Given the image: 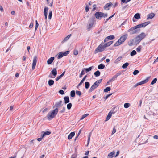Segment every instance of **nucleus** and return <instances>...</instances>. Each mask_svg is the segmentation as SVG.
<instances>
[{
	"mask_svg": "<svg viewBox=\"0 0 158 158\" xmlns=\"http://www.w3.org/2000/svg\"><path fill=\"white\" fill-rule=\"evenodd\" d=\"M146 36V35L145 33H141L135 37V43L137 44H139Z\"/></svg>",
	"mask_w": 158,
	"mask_h": 158,
	"instance_id": "1",
	"label": "nucleus"
},
{
	"mask_svg": "<svg viewBox=\"0 0 158 158\" xmlns=\"http://www.w3.org/2000/svg\"><path fill=\"white\" fill-rule=\"evenodd\" d=\"M58 111V108H56L55 109L52 110L51 113H49L47 116L48 119L50 120L54 118L57 114Z\"/></svg>",
	"mask_w": 158,
	"mask_h": 158,
	"instance_id": "2",
	"label": "nucleus"
},
{
	"mask_svg": "<svg viewBox=\"0 0 158 158\" xmlns=\"http://www.w3.org/2000/svg\"><path fill=\"white\" fill-rule=\"evenodd\" d=\"M102 80V79H101L99 80L96 81L90 88L89 90V92L90 93L97 88L101 82Z\"/></svg>",
	"mask_w": 158,
	"mask_h": 158,
	"instance_id": "3",
	"label": "nucleus"
},
{
	"mask_svg": "<svg viewBox=\"0 0 158 158\" xmlns=\"http://www.w3.org/2000/svg\"><path fill=\"white\" fill-rule=\"evenodd\" d=\"M107 13L104 14L101 12H97L94 14L95 18L98 20H101L102 17L106 18L107 17Z\"/></svg>",
	"mask_w": 158,
	"mask_h": 158,
	"instance_id": "4",
	"label": "nucleus"
},
{
	"mask_svg": "<svg viewBox=\"0 0 158 158\" xmlns=\"http://www.w3.org/2000/svg\"><path fill=\"white\" fill-rule=\"evenodd\" d=\"M140 31V29H137L135 26L129 29L127 31L130 32V35H132L138 33Z\"/></svg>",
	"mask_w": 158,
	"mask_h": 158,
	"instance_id": "5",
	"label": "nucleus"
},
{
	"mask_svg": "<svg viewBox=\"0 0 158 158\" xmlns=\"http://www.w3.org/2000/svg\"><path fill=\"white\" fill-rule=\"evenodd\" d=\"M105 48L103 44H101L95 50L94 53L96 54L98 52H101L105 50Z\"/></svg>",
	"mask_w": 158,
	"mask_h": 158,
	"instance_id": "6",
	"label": "nucleus"
},
{
	"mask_svg": "<svg viewBox=\"0 0 158 158\" xmlns=\"http://www.w3.org/2000/svg\"><path fill=\"white\" fill-rule=\"evenodd\" d=\"M95 21V19L94 17H93L89 19L88 22V24L87 25V28L88 30H89L90 29L93 27V25Z\"/></svg>",
	"mask_w": 158,
	"mask_h": 158,
	"instance_id": "7",
	"label": "nucleus"
},
{
	"mask_svg": "<svg viewBox=\"0 0 158 158\" xmlns=\"http://www.w3.org/2000/svg\"><path fill=\"white\" fill-rule=\"evenodd\" d=\"M69 52V51H66L64 52H59L57 54L58 59H60L63 56H67Z\"/></svg>",
	"mask_w": 158,
	"mask_h": 158,
	"instance_id": "8",
	"label": "nucleus"
},
{
	"mask_svg": "<svg viewBox=\"0 0 158 158\" xmlns=\"http://www.w3.org/2000/svg\"><path fill=\"white\" fill-rule=\"evenodd\" d=\"M127 36L128 35L127 34H126L122 36L119 39V40L121 41L120 43H123L126 40Z\"/></svg>",
	"mask_w": 158,
	"mask_h": 158,
	"instance_id": "9",
	"label": "nucleus"
},
{
	"mask_svg": "<svg viewBox=\"0 0 158 158\" xmlns=\"http://www.w3.org/2000/svg\"><path fill=\"white\" fill-rule=\"evenodd\" d=\"M37 61V57L36 56H34L33 59V63L32 64V70H33L36 65V63Z\"/></svg>",
	"mask_w": 158,
	"mask_h": 158,
	"instance_id": "10",
	"label": "nucleus"
},
{
	"mask_svg": "<svg viewBox=\"0 0 158 158\" xmlns=\"http://www.w3.org/2000/svg\"><path fill=\"white\" fill-rule=\"evenodd\" d=\"M62 101H60L56 103L55 105L53 106V108H58V107H60L63 106Z\"/></svg>",
	"mask_w": 158,
	"mask_h": 158,
	"instance_id": "11",
	"label": "nucleus"
},
{
	"mask_svg": "<svg viewBox=\"0 0 158 158\" xmlns=\"http://www.w3.org/2000/svg\"><path fill=\"white\" fill-rule=\"evenodd\" d=\"M140 18V14L137 13L135 14L132 20L133 22H135L136 21V20H135V19H138Z\"/></svg>",
	"mask_w": 158,
	"mask_h": 158,
	"instance_id": "12",
	"label": "nucleus"
},
{
	"mask_svg": "<svg viewBox=\"0 0 158 158\" xmlns=\"http://www.w3.org/2000/svg\"><path fill=\"white\" fill-rule=\"evenodd\" d=\"M115 37L114 35H110L106 37L104 40V42L107 41L109 40H112L114 39Z\"/></svg>",
	"mask_w": 158,
	"mask_h": 158,
	"instance_id": "13",
	"label": "nucleus"
},
{
	"mask_svg": "<svg viewBox=\"0 0 158 158\" xmlns=\"http://www.w3.org/2000/svg\"><path fill=\"white\" fill-rule=\"evenodd\" d=\"M113 43V41H109V42L106 43L105 44H103V45L104 47L105 48L110 46L111 44H112Z\"/></svg>",
	"mask_w": 158,
	"mask_h": 158,
	"instance_id": "14",
	"label": "nucleus"
},
{
	"mask_svg": "<svg viewBox=\"0 0 158 158\" xmlns=\"http://www.w3.org/2000/svg\"><path fill=\"white\" fill-rule=\"evenodd\" d=\"M150 77H148L147 78L142 81L139 82L140 85L143 84L147 83L148 81V80L150 78Z\"/></svg>",
	"mask_w": 158,
	"mask_h": 158,
	"instance_id": "15",
	"label": "nucleus"
},
{
	"mask_svg": "<svg viewBox=\"0 0 158 158\" xmlns=\"http://www.w3.org/2000/svg\"><path fill=\"white\" fill-rule=\"evenodd\" d=\"M112 5L113 4L111 2L107 3L104 6V9L106 10H109V8H108L107 9H106L110 6H112Z\"/></svg>",
	"mask_w": 158,
	"mask_h": 158,
	"instance_id": "16",
	"label": "nucleus"
},
{
	"mask_svg": "<svg viewBox=\"0 0 158 158\" xmlns=\"http://www.w3.org/2000/svg\"><path fill=\"white\" fill-rule=\"evenodd\" d=\"M48 10V8L47 7H45L44 8V14L45 19H46L47 17V12Z\"/></svg>",
	"mask_w": 158,
	"mask_h": 158,
	"instance_id": "17",
	"label": "nucleus"
},
{
	"mask_svg": "<svg viewBox=\"0 0 158 158\" xmlns=\"http://www.w3.org/2000/svg\"><path fill=\"white\" fill-rule=\"evenodd\" d=\"M54 59V57H51L47 61L48 64V65L51 64L53 61Z\"/></svg>",
	"mask_w": 158,
	"mask_h": 158,
	"instance_id": "18",
	"label": "nucleus"
},
{
	"mask_svg": "<svg viewBox=\"0 0 158 158\" xmlns=\"http://www.w3.org/2000/svg\"><path fill=\"white\" fill-rule=\"evenodd\" d=\"M155 16V14L153 13L149 14L147 15V19L148 20L149 19H152Z\"/></svg>",
	"mask_w": 158,
	"mask_h": 158,
	"instance_id": "19",
	"label": "nucleus"
},
{
	"mask_svg": "<svg viewBox=\"0 0 158 158\" xmlns=\"http://www.w3.org/2000/svg\"><path fill=\"white\" fill-rule=\"evenodd\" d=\"M115 153V152L114 151L111 152L108 155L107 158H112L114 156Z\"/></svg>",
	"mask_w": 158,
	"mask_h": 158,
	"instance_id": "20",
	"label": "nucleus"
},
{
	"mask_svg": "<svg viewBox=\"0 0 158 158\" xmlns=\"http://www.w3.org/2000/svg\"><path fill=\"white\" fill-rule=\"evenodd\" d=\"M75 135V133L74 132H71L68 136V139L69 140L71 139Z\"/></svg>",
	"mask_w": 158,
	"mask_h": 158,
	"instance_id": "21",
	"label": "nucleus"
},
{
	"mask_svg": "<svg viewBox=\"0 0 158 158\" xmlns=\"http://www.w3.org/2000/svg\"><path fill=\"white\" fill-rule=\"evenodd\" d=\"M51 73L55 77L57 74L56 69V68H53L51 72Z\"/></svg>",
	"mask_w": 158,
	"mask_h": 158,
	"instance_id": "22",
	"label": "nucleus"
},
{
	"mask_svg": "<svg viewBox=\"0 0 158 158\" xmlns=\"http://www.w3.org/2000/svg\"><path fill=\"white\" fill-rule=\"evenodd\" d=\"M51 134V132L47 131L45 132H44V133L41 135V136L42 137V138H44L45 136L49 135Z\"/></svg>",
	"mask_w": 158,
	"mask_h": 158,
	"instance_id": "23",
	"label": "nucleus"
},
{
	"mask_svg": "<svg viewBox=\"0 0 158 158\" xmlns=\"http://www.w3.org/2000/svg\"><path fill=\"white\" fill-rule=\"evenodd\" d=\"M65 104L68 103L69 102V99L68 96H65L64 98Z\"/></svg>",
	"mask_w": 158,
	"mask_h": 158,
	"instance_id": "24",
	"label": "nucleus"
},
{
	"mask_svg": "<svg viewBox=\"0 0 158 158\" xmlns=\"http://www.w3.org/2000/svg\"><path fill=\"white\" fill-rule=\"evenodd\" d=\"M112 114V113L111 112V111H110L109 113L107 116L106 119L105 120L106 121H107L108 120L111 118Z\"/></svg>",
	"mask_w": 158,
	"mask_h": 158,
	"instance_id": "25",
	"label": "nucleus"
},
{
	"mask_svg": "<svg viewBox=\"0 0 158 158\" xmlns=\"http://www.w3.org/2000/svg\"><path fill=\"white\" fill-rule=\"evenodd\" d=\"M87 77V75H85L84 76V77L83 78L82 80L77 85V87H78L79 86L81 85L84 82V81L85 80L86 78Z\"/></svg>",
	"mask_w": 158,
	"mask_h": 158,
	"instance_id": "26",
	"label": "nucleus"
},
{
	"mask_svg": "<svg viewBox=\"0 0 158 158\" xmlns=\"http://www.w3.org/2000/svg\"><path fill=\"white\" fill-rule=\"evenodd\" d=\"M71 34H69L67 36L65 37L64 39V40L62 41V43H64V42L67 41L68 39L71 36Z\"/></svg>",
	"mask_w": 158,
	"mask_h": 158,
	"instance_id": "27",
	"label": "nucleus"
},
{
	"mask_svg": "<svg viewBox=\"0 0 158 158\" xmlns=\"http://www.w3.org/2000/svg\"><path fill=\"white\" fill-rule=\"evenodd\" d=\"M105 67V65L102 64L99 65L98 66V68L99 69H103Z\"/></svg>",
	"mask_w": 158,
	"mask_h": 158,
	"instance_id": "28",
	"label": "nucleus"
},
{
	"mask_svg": "<svg viewBox=\"0 0 158 158\" xmlns=\"http://www.w3.org/2000/svg\"><path fill=\"white\" fill-rule=\"evenodd\" d=\"M54 83V81L50 79L48 81V85L50 86L52 85Z\"/></svg>",
	"mask_w": 158,
	"mask_h": 158,
	"instance_id": "29",
	"label": "nucleus"
},
{
	"mask_svg": "<svg viewBox=\"0 0 158 158\" xmlns=\"http://www.w3.org/2000/svg\"><path fill=\"white\" fill-rule=\"evenodd\" d=\"M100 72L99 70H97L94 73V75L96 77L99 76L100 75Z\"/></svg>",
	"mask_w": 158,
	"mask_h": 158,
	"instance_id": "30",
	"label": "nucleus"
},
{
	"mask_svg": "<svg viewBox=\"0 0 158 158\" xmlns=\"http://www.w3.org/2000/svg\"><path fill=\"white\" fill-rule=\"evenodd\" d=\"M93 67L92 66V67H90L88 68H84L83 69L85 70L87 72H88L92 70V67Z\"/></svg>",
	"mask_w": 158,
	"mask_h": 158,
	"instance_id": "31",
	"label": "nucleus"
},
{
	"mask_svg": "<svg viewBox=\"0 0 158 158\" xmlns=\"http://www.w3.org/2000/svg\"><path fill=\"white\" fill-rule=\"evenodd\" d=\"M129 65V64L128 63L126 62L123 64L122 67L123 69H126Z\"/></svg>",
	"mask_w": 158,
	"mask_h": 158,
	"instance_id": "32",
	"label": "nucleus"
},
{
	"mask_svg": "<svg viewBox=\"0 0 158 158\" xmlns=\"http://www.w3.org/2000/svg\"><path fill=\"white\" fill-rule=\"evenodd\" d=\"M85 88L86 89H87L89 88L90 86V83L88 82H86L85 83Z\"/></svg>",
	"mask_w": 158,
	"mask_h": 158,
	"instance_id": "33",
	"label": "nucleus"
},
{
	"mask_svg": "<svg viewBox=\"0 0 158 158\" xmlns=\"http://www.w3.org/2000/svg\"><path fill=\"white\" fill-rule=\"evenodd\" d=\"M120 41L118 40L117 41L115 44H114V46L116 47L120 45L122 43H120Z\"/></svg>",
	"mask_w": 158,
	"mask_h": 158,
	"instance_id": "34",
	"label": "nucleus"
},
{
	"mask_svg": "<svg viewBox=\"0 0 158 158\" xmlns=\"http://www.w3.org/2000/svg\"><path fill=\"white\" fill-rule=\"evenodd\" d=\"M136 53H137L136 52L135 50H133L131 52L130 55L131 56H133L136 55Z\"/></svg>",
	"mask_w": 158,
	"mask_h": 158,
	"instance_id": "35",
	"label": "nucleus"
},
{
	"mask_svg": "<svg viewBox=\"0 0 158 158\" xmlns=\"http://www.w3.org/2000/svg\"><path fill=\"white\" fill-rule=\"evenodd\" d=\"M142 46L141 45L139 46L136 49V50L138 52H139L142 48Z\"/></svg>",
	"mask_w": 158,
	"mask_h": 158,
	"instance_id": "36",
	"label": "nucleus"
},
{
	"mask_svg": "<svg viewBox=\"0 0 158 158\" xmlns=\"http://www.w3.org/2000/svg\"><path fill=\"white\" fill-rule=\"evenodd\" d=\"M157 80V78H155L153 79V80L152 81L151 83V84L152 85H153L156 82Z\"/></svg>",
	"mask_w": 158,
	"mask_h": 158,
	"instance_id": "37",
	"label": "nucleus"
},
{
	"mask_svg": "<svg viewBox=\"0 0 158 158\" xmlns=\"http://www.w3.org/2000/svg\"><path fill=\"white\" fill-rule=\"evenodd\" d=\"M130 106V104L128 103H125L124 105V108H128Z\"/></svg>",
	"mask_w": 158,
	"mask_h": 158,
	"instance_id": "38",
	"label": "nucleus"
},
{
	"mask_svg": "<svg viewBox=\"0 0 158 158\" xmlns=\"http://www.w3.org/2000/svg\"><path fill=\"white\" fill-rule=\"evenodd\" d=\"M75 91L74 90L71 91L70 93V96L71 97H73L75 96Z\"/></svg>",
	"mask_w": 158,
	"mask_h": 158,
	"instance_id": "39",
	"label": "nucleus"
},
{
	"mask_svg": "<svg viewBox=\"0 0 158 158\" xmlns=\"http://www.w3.org/2000/svg\"><path fill=\"white\" fill-rule=\"evenodd\" d=\"M136 26L137 29H139V28L142 27H144L143 25V23L138 24Z\"/></svg>",
	"mask_w": 158,
	"mask_h": 158,
	"instance_id": "40",
	"label": "nucleus"
},
{
	"mask_svg": "<svg viewBox=\"0 0 158 158\" xmlns=\"http://www.w3.org/2000/svg\"><path fill=\"white\" fill-rule=\"evenodd\" d=\"M72 105L71 103H68L67 105V107L68 109L70 110L72 106Z\"/></svg>",
	"mask_w": 158,
	"mask_h": 158,
	"instance_id": "41",
	"label": "nucleus"
},
{
	"mask_svg": "<svg viewBox=\"0 0 158 158\" xmlns=\"http://www.w3.org/2000/svg\"><path fill=\"white\" fill-rule=\"evenodd\" d=\"M110 90V87H107L104 90L105 92H107Z\"/></svg>",
	"mask_w": 158,
	"mask_h": 158,
	"instance_id": "42",
	"label": "nucleus"
},
{
	"mask_svg": "<svg viewBox=\"0 0 158 158\" xmlns=\"http://www.w3.org/2000/svg\"><path fill=\"white\" fill-rule=\"evenodd\" d=\"M89 115L88 114H86L83 115L80 118V120H82Z\"/></svg>",
	"mask_w": 158,
	"mask_h": 158,
	"instance_id": "43",
	"label": "nucleus"
},
{
	"mask_svg": "<svg viewBox=\"0 0 158 158\" xmlns=\"http://www.w3.org/2000/svg\"><path fill=\"white\" fill-rule=\"evenodd\" d=\"M115 15V14L111 15V16L109 17L107 19H106V21L105 22V23H106L107 21L111 18H112Z\"/></svg>",
	"mask_w": 158,
	"mask_h": 158,
	"instance_id": "44",
	"label": "nucleus"
},
{
	"mask_svg": "<svg viewBox=\"0 0 158 158\" xmlns=\"http://www.w3.org/2000/svg\"><path fill=\"white\" fill-rule=\"evenodd\" d=\"M150 21H147L145 22H144L143 23V25L144 27H145L146 26L150 24Z\"/></svg>",
	"mask_w": 158,
	"mask_h": 158,
	"instance_id": "45",
	"label": "nucleus"
},
{
	"mask_svg": "<svg viewBox=\"0 0 158 158\" xmlns=\"http://www.w3.org/2000/svg\"><path fill=\"white\" fill-rule=\"evenodd\" d=\"M52 15V11L50 10L48 18L49 19H51Z\"/></svg>",
	"mask_w": 158,
	"mask_h": 158,
	"instance_id": "46",
	"label": "nucleus"
},
{
	"mask_svg": "<svg viewBox=\"0 0 158 158\" xmlns=\"http://www.w3.org/2000/svg\"><path fill=\"white\" fill-rule=\"evenodd\" d=\"M139 73V71L137 70H135L133 73V74L134 75H136Z\"/></svg>",
	"mask_w": 158,
	"mask_h": 158,
	"instance_id": "47",
	"label": "nucleus"
},
{
	"mask_svg": "<svg viewBox=\"0 0 158 158\" xmlns=\"http://www.w3.org/2000/svg\"><path fill=\"white\" fill-rule=\"evenodd\" d=\"M117 77L114 75L111 79L109 80V81H114L115 79L117 78Z\"/></svg>",
	"mask_w": 158,
	"mask_h": 158,
	"instance_id": "48",
	"label": "nucleus"
},
{
	"mask_svg": "<svg viewBox=\"0 0 158 158\" xmlns=\"http://www.w3.org/2000/svg\"><path fill=\"white\" fill-rule=\"evenodd\" d=\"M35 23H36V24H35V31L37 30V29L38 28V26H39V24L37 22V20H36L35 21Z\"/></svg>",
	"mask_w": 158,
	"mask_h": 158,
	"instance_id": "49",
	"label": "nucleus"
},
{
	"mask_svg": "<svg viewBox=\"0 0 158 158\" xmlns=\"http://www.w3.org/2000/svg\"><path fill=\"white\" fill-rule=\"evenodd\" d=\"M76 93L77 95L79 96H81V92L79 91L76 90Z\"/></svg>",
	"mask_w": 158,
	"mask_h": 158,
	"instance_id": "50",
	"label": "nucleus"
},
{
	"mask_svg": "<svg viewBox=\"0 0 158 158\" xmlns=\"http://www.w3.org/2000/svg\"><path fill=\"white\" fill-rule=\"evenodd\" d=\"M85 73L84 72V69H83L81 71V73L79 75V77L81 78L82 77V76L84 75Z\"/></svg>",
	"mask_w": 158,
	"mask_h": 158,
	"instance_id": "51",
	"label": "nucleus"
},
{
	"mask_svg": "<svg viewBox=\"0 0 158 158\" xmlns=\"http://www.w3.org/2000/svg\"><path fill=\"white\" fill-rule=\"evenodd\" d=\"M78 51L76 50H74L73 51V54L75 55H77L78 54Z\"/></svg>",
	"mask_w": 158,
	"mask_h": 158,
	"instance_id": "52",
	"label": "nucleus"
},
{
	"mask_svg": "<svg viewBox=\"0 0 158 158\" xmlns=\"http://www.w3.org/2000/svg\"><path fill=\"white\" fill-rule=\"evenodd\" d=\"M96 8H97L96 5L94 4L93 5V8L92 9V11H94L96 9Z\"/></svg>",
	"mask_w": 158,
	"mask_h": 158,
	"instance_id": "53",
	"label": "nucleus"
},
{
	"mask_svg": "<svg viewBox=\"0 0 158 158\" xmlns=\"http://www.w3.org/2000/svg\"><path fill=\"white\" fill-rule=\"evenodd\" d=\"M65 107H63L62 110L60 111V112L61 113H64L65 111Z\"/></svg>",
	"mask_w": 158,
	"mask_h": 158,
	"instance_id": "54",
	"label": "nucleus"
},
{
	"mask_svg": "<svg viewBox=\"0 0 158 158\" xmlns=\"http://www.w3.org/2000/svg\"><path fill=\"white\" fill-rule=\"evenodd\" d=\"M59 93L61 95H63L64 94V91L62 90H60L59 91Z\"/></svg>",
	"mask_w": 158,
	"mask_h": 158,
	"instance_id": "55",
	"label": "nucleus"
},
{
	"mask_svg": "<svg viewBox=\"0 0 158 158\" xmlns=\"http://www.w3.org/2000/svg\"><path fill=\"white\" fill-rule=\"evenodd\" d=\"M89 6L88 5H86L85 6V11L86 12H87L89 11Z\"/></svg>",
	"mask_w": 158,
	"mask_h": 158,
	"instance_id": "56",
	"label": "nucleus"
},
{
	"mask_svg": "<svg viewBox=\"0 0 158 158\" xmlns=\"http://www.w3.org/2000/svg\"><path fill=\"white\" fill-rule=\"evenodd\" d=\"M62 76L60 75L59 76H58L56 78V81H57L59 79H60L62 77Z\"/></svg>",
	"mask_w": 158,
	"mask_h": 158,
	"instance_id": "57",
	"label": "nucleus"
},
{
	"mask_svg": "<svg viewBox=\"0 0 158 158\" xmlns=\"http://www.w3.org/2000/svg\"><path fill=\"white\" fill-rule=\"evenodd\" d=\"M112 94H108L107 96H106L105 98H104L105 100H106L108 98V97H109L110 96H111V95H112Z\"/></svg>",
	"mask_w": 158,
	"mask_h": 158,
	"instance_id": "58",
	"label": "nucleus"
},
{
	"mask_svg": "<svg viewBox=\"0 0 158 158\" xmlns=\"http://www.w3.org/2000/svg\"><path fill=\"white\" fill-rule=\"evenodd\" d=\"M116 129L115 128H114L113 129L112 134H114V133H115L116 132Z\"/></svg>",
	"mask_w": 158,
	"mask_h": 158,
	"instance_id": "59",
	"label": "nucleus"
},
{
	"mask_svg": "<svg viewBox=\"0 0 158 158\" xmlns=\"http://www.w3.org/2000/svg\"><path fill=\"white\" fill-rule=\"evenodd\" d=\"M90 133L89 134V135L88 136V144H89V142L90 141Z\"/></svg>",
	"mask_w": 158,
	"mask_h": 158,
	"instance_id": "60",
	"label": "nucleus"
},
{
	"mask_svg": "<svg viewBox=\"0 0 158 158\" xmlns=\"http://www.w3.org/2000/svg\"><path fill=\"white\" fill-rule=\"evenodd\" d=\"M33 23H31L29 25V27L30 28H31L33 27Z\"/></svg>",
	"mask_w": 158,
	"mask_h": 158,
	"instance_id": "61",
	"label": "nucleus"
},
{
	"mask_svg": "<svg viewBox=\"0 0 158 158\" xmlns=\"http://www.w3.org/2000/svg\"><path fill=\"white\" fill-rule=\"evenodd\" d=\"M121 58H122L121 57H119L116 60V61H120V60H121Z\"/></svg>",
	"mask_w": 158,
	"mask_h": 158,
	"instance_id": "62",
	"label": "nucleus"
},
{
	"mask_svg": "<svg viewBox=\"0 0 158 158\" xmlns=\"http://www.w3.org/2000/svg\"><path fill=\"white\" fill-rule=\"evenodd\" d=\"M121 73H117L115 75L117 77L118 76H120L121 74Z\"/></svg>",
	"mask_w": 158,
	"mask_h": 158,
	"instance_id": "63",
	"label": "nucleus"
},
{
	"mask_svg": "<svg viewBox=\"0 0 158 158\" xmlns=\"http://www.w3.org/2000/svg\"><path fill=\"white\" fill-rule=\"evenodd\" d=\"M43 138H42V137H41H41L40 138H38L37 139V140L39 141H41L42 140V139Z\"/></svg>",
	"mask_w": 158,
	"mask_h": 158,
	"instance_id": "64",
	"label": "nucleus"
}]
</instances>
